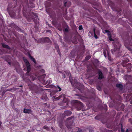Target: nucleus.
<instances>
[{
  "instance_id": "obj_1",
  "label": "nucleus",
  "mask_w": 132,
  "mask_h": 132,
  "mask_svg": "<svg viewBox=\"0 0 132 132\" xmlns=\"http://www.w3.org/2000/svg\"><path fill=\"white\" fill-rule=\"evenodd\" d=\"M75 118L74 116H71L68 118L66 120V126L67 128L69 129H71L72 126H74V121Z\"/></svg>"
},
{
  "instance_id": "obj_2",
  "label": "nucleus",
  "mask_w": 132,
  "mask_h": 132,
  "mask_svg": "<svg viewBox=\"0 0 132 132\" xmlns=\"http://www.w3.org/2000/svg\"><path fill=\"white\" fill-rule=\"evenodd\" d=\"M73 106L76 108L77 110H81L84 106L82 103L77 100H73L71 102Z\"/></svg>"
},
{
  "instance_id": "obj_3",
  "label": "nucleus",
  "mask_w": 132,
  "mask_h": 132,
  "mask_svg": "<svg viewBox=\"0 0 132 132\" xmlns=\"http://www.w3.org/2000/svg\"><path fill=\"white\" fill-rule=\"evenodd\" d=\"M121 45L119 42L117 41L114 44V48L111 50L113 54H117L119 51Z\"/></svg>"
},
{
  "instance_id": "obj_4",
  "label": "nucleus",
  "mask_w": 132,
  "mask_h": 132,
  "mask_svg": "<svg viewBox=\"0 0 132 132\" xmlns=\"http://www.w3.org/2000/svg\"><path fill=\"white\" fill-rule=\"evenodd\" d=\"M24 61L25 62L27 69V71L26 73V74L28 75H29V72L31 71L30 65L27 59H24Z\"/></svg>"
},
{
  "instance_id": "obj_5",
  "label": "nucleus",
  "mask_w": 132,
  "mask_h": 132,
  "mask_svg": "<svg viewBox=\"0 0 132 132\" xmlns=\"http://www.w3.org/2000/svg\"><path fill=\"white\" fill-rule=\"evenodd\" d=\"M128 56V55L123 56V59L122 60V62L121 64L122 65L123 67L125 66L127 64H126L129 61V59L127 57V56Z\"/></svg>"
},
{
  "instance_id": "obj_6",
  "label": "nucleus",
  "mask_w": 132,
  "mask_h": 132,
  "mask_svg": "<svg viewBox=\"0 0 132 132\" xmlns=\"http://www.w3.org/2000/svg\"><path fill=\"white\" fill-rule=\"evenodd\" d=\"M97 73L98 74V78L99 79L101 80L104 78L103 73L100 69H97Z\"/></svg>"
},
{
  "instance_id": "obj_7",
  "label": "nucleus",
  "mask_w": 132,
  "mask_h": 132,
  "mask_svg": "<svg viewBox=\"0 0 132 132\" xmlns=\"http://www.w3.org/2000/svg\"><path fill=\"white\" fill-rule=\"evenodd\" d=\"M10 26L12 27H14L18 31L22 32V30L17 26L14 23H11L10 24Z\"/></svg>"
},
{
  "instance_id": "obj_8",
  "label": "nucleus",
  "mask_w": 132,
  "mask_h": 132,
  "mask_svg": "<svg viewBox=\"0 0 132 132\" xmlns=\"http://www.w3.org/2000/svg\"><path fill=\"white\" fill-rule=\"evenodd\" d=\"M34 89L33 90L35 91V92L36 93H38L40 92V91L43 90H42V89L39 88L37 86H34Z\"/></svg>"
},
{
  "instance_id": "obj_9",
  "label": "nucleus",
  "mask_w": 132,
  "mask_h": 132,
  "mask_svg": "<svg viewBox=\"0 0 132 132\" xmlns=\"http://www.w3.org/2000/svg\"><path fill=\"white\" fill-rule=\"evenodd\" d=\"M103 51L104 55L105 57H106L108 55H109V52L108 48H104Z\"/></svg>"
},
{
  "instance_id": "obj_10",
  "label": "nucleus",
  "mask_w": 132,
  "mask_h": 132,
  "mask_svg": "<svg viewBox=\"0 0 132 132\" xmlns=\"http://www.w3.org/2000/svg\"><path fill=\"white\" fill-rule=\"evenodd\" d=\"M77 84L79 86V87L77 86V89L79 90L82 93V91L84 88L83 85H82V84H81L79 83H78Z\"/></svg>"
},
{
  "instance_id": "obj_11",
  "label": "nucleus",
  "mask_w": 132,
  "mask_h": 132,
  "mask_svg": "<svg viewBox=\"0 0 132 132\" xmlns=\"http://www.w3.org/2000/svg\"><path fill=\"white\" fill-rule=\"evenodd\" d=\"M64 4L65 7H69L71 5V3L69 1L65 0L64 1Z\"/></svg>"
},
{
  "instance_id": "obj_12",
  "label": "nucleus",
  "mask_w": 132,
  "mask_h": 132,
  "mask_svg": "<svg viewBox=\"0 0 132 132\" xmlns=\"http://www.w3.org/2000/svg\"><path fill=\"white\" fill-rule=\"evenodd\" d=\"M43 40H44V43L47 42L49 43H51V42L48 37H45V38H43Z\"/></svg>"
},
{
  "instance_id": "obj_13",
  "label": "nucleus",
  "mask_w": 132,
  "mask_h": 132,
  "mask_svg": "<svg viewBox=\"0 0 132 132\" xmlns=\"http://www.w3.org/2000/svg\"><path fill=\"white\" fill-rule=\"evenodd\" d=\"M71 112L69 110L65 111L64 112V114L66 116H70L71 114Z\"/></svg>"
},
{
  "instance_id": "obj_14",
  "label": "nucleus",
  "mask_w": 132,
  "mask_h": 132,
  "mask_svg": "<svg viewBox=\"0 0 132 132\" xmlns=\"http://www.w3.org/2000/svg\"><path fill=\"white\" fill-rule=\"evenodd\" d=\"M2 45L3 47L5 48L8 50H10L11 48L8 45L4 44V43H2Z\"/></svg>"
},
{
  "instance_id": "obj_15",
  "label": "nucleus",
  "mask_w": 132,
  "mask_h": 132,
  "mask_svg": "<svg viewBox=\"0 0 132 132\" xmlns=\"http://www.w3.org/2000/svg\"><path fill=\"white\" fill-rule=\"evenodd\" d=\"M32 15H34L35 16L34 17H32V18L33 19V20L34 22H35L37 20V19H38L37 16V15L36 14H35L33 12H32Z\"/></svg>"
},
{
  "instance_id": "obj_16",
  "label": "nucleus",
  "mask_w": 132,
  "mask_h": 132,
  "mask_svg": "<svg viewBox=\"0 0 132 132\" xmlns=\"http://www.w3.org/2000/svg\"><path fill=\"white\" fill-rule=\"evenodd\" d=\"M31 112L30 109H24L23 110V112L24 113H31Z\"/></svg>"
},
{
  "instance_id": "obj_17",
  "label": "nucleus",
  "mask_w": 132,
  "mask_h": 132,
  "mask_svg": "<svg viewBox=\"0 0 132 132\" xmlns=\"http://www.w3.org/2000/svg\"><path fill=\"white\" fill-rule=\"evenodd\" d=\"M132 65L130 63H128L126 65L125 67H126L127 68V69L128 70H130L131 68L132 67Z\"/></svg>"
},
{
  "instance_id": "obj_18",
  "label": "nucleus",
  "mask_w": 132,
  "mask_h": 132,
  "mask_svg": "<svg viewBox=\"0 0 132 132\" xmlns=\"http://www.w3.org/2000/svg\"><path fill=\"white\" fill-rule=\"evenodd\" d=\"M44 40L43 38L39 39L37 41V43H44Z\"/></svg>"
},
{
  "instance_id": "obj_19",
  "label": "nucleus",
  "mask_w": 132,
  "mask_h": 132,
  "mask_svg": "<svg viewBox=\"0 0 132 132\" xmlns=\"http://www.w3.org/2000/svg\"><path fill=\"white\" fill-rule=\"evenodd\" d=\"M116 87L119 88L120 90H122L123 88V86L121 84H117L116 85Z\"/></svg>"
},
{
  "instance_id": "obj_20",
  "label": "nucleus",
  "mask_w": 132,
  "mask_h": 132,
  "mask_svg": "<svg viewBox=\"0 0 132 132\" xmlns=\"http://www.w3.org/2000/svg\"><path fill=\"white\" fill-rule=\"evenodd\" d=\"M93 30L94 34V36L95 37V38L96 39H97L98 38V37L97 36V35H96V34L95 28H94L93 29Z\"/></svg>"
},
{
  "instance_id": "obj_21",
  "label": "nucleus",
  "mask_w": 132,
  "mask_h": 132,
  "mask_svg": "<svg viewBox=\"0 0 132 132\" xmlns=\"http://www.w3.org/2000/svg\"><path fill=\"white\" fill-rule=\"evenodd\" d=\"M10 16L13 18H14L15 16V14L14 12L12 13L11 12L9 13Z\"/></svg>"
},
{
  "instance_id": "obj_22",
  "label": "nucleus",
  "mask_w": 132,
  "mask_h": 132,
  "mask_svg": "<svg viewBox=\"0 0 132 132\" xmlns=\"http://www.w3.org/2000/svg\"><path fill=\"white\" fill-rule=\"evenodd\" d=\"M30 59L33 61L35 63H36V62L35 59L32 56H30Z\"/></svg>"
},
{
  "instance_id": "obj_23",
  "label": "nucleus",
  "mask_w": 132,
  "mask_h": 132,
  "mask_svg": "<svg viewBox=\"0 0 132 132\" xmlns=\"http://www.w3.org/2000/svg\"><path fill=\"white\" fill-rule=\"evenodd\" d=\"M122 53V52H119V51L116 54H114L116 55H117L118 56H121L122 54H121V53Z\"/></svg>"
},
{
  "instance_id": "obj_24",
  "label": "nucleus",
  "mask_w": 132,
  "mask_h": 132,
  "mask_svg": "<svg viewBox=\"0 0 132 132\" xmlns=\"http://www.w3.org/2000/svg\"><path fill=\"white\" fill-rule=\"evenodd\" d=\"M126 79L129 80H131L132 79V76H131L130 75H129L126 78Z\"/></svg>"
},
{
  "instance_id": "obj_25",
  "label": "nucleus",
  "mask_w": 132,
  "mask_h": 132,
  "mask_svg": "<svg viewBox=\"0 0 132 132\" xmlns=\"http://www.w3.org/2000/svg\"><path fill=\"white\" fill-rule=\"evenodd\" d=\"M59 127L62 128L63 127V122L62 121H61L59 122Z\"/></svg>"
},
{
  "instance_id": "obj_26",
  "label": "nucleus",
  "mask_w": 132,
  "mask_h": 132,
  "mask_svg": "<svg viewBox=\"0 0 132 132\" xmlns=\"http://www.w3.org/2000/svg\"><path fill=\"white\" fill-rule=\"evenodd\" d=\"M59 72L60 73H61L62 74V76L64 78H65V72L64 71V72H61L59 71Z\"/></svg>"
},
{
  "instance_id": "obj_27",
  "label": "nucleus",
  "mask_w": 132,
  "mask_h": 132,
  "mask_svg": "<svg viewBox=\"0 0 132 132\" xmlns=\"http://www.w3.org/2000/svg\"><path fill=\"white\" fill-rule=\"evenodd\" d=\"M108 59L110 61H111L112 60V59L111 58V57L110 56V55L107 56Z\"/></svg>"
},
{
  "instance_id": "obj_28",
  "label": "nucleus",
  "mask_w": 132,
  "mask_h": 132,
  "mask_svg": "<svg viewBox=\"0 0 132 132\" xmlns=\"http://www.w3.org/2000/svg\"><path fill=\"white\" fill-rule=\"evenodd\" d=\"M90 58V57L89 56H86L85 58V59L86 60H88Z\"/></svg>"
},
{
  "instance_id": "obj_29",
  "label": "nucleus",
  "mask_w": 132,
  "mask_h": 132,
  "mask_svg": "<svg viewBox=\"0 0 132 132\" xmlns=\"http://www.w3.org/2000/svg\"><path fill=\"white\" fill-rule=\"evenodd\" d=\"M121 131L122 132H125V131L123 129V127L122 125H121Z\"/></svg>"
},
{
  "instance_id": "obj_30",
  "label": "nucleus",
  "mask_w": 132,
  "mask_h": 132,
  "mask_svg": "<svg viewBox=\"0 0 132 132\" xmlns=\"http://www.w3.org/2000/svg\"><path fill=\"white\" fill-rule=\"evenodd\" d=\"M95 62L97 64H99V61L97 59H96L95 60Z\"/></svg>"
},
{
  "instance_id": "obj_31",
  "label": "nucleus",
  "mask_w": 132,
  "mask_h": 132,
  "mask_svg": "<svg viewBox=\"0 0 132 132\" xmlns=\"http://www.w3.org/2000/svg\"><path fill=\"white\" fill-rule=\"evenodd\" d=\"M43 128L45 129H46L47 130H48L49 128L47 126H44L43 127Z\"/></svg>"
},
{
  "instance_id": "obj_32",
  "label": "nucleus",
  "mask_w": 132,
  "mask_h": 132,
  "mask_svg": "<svg viewBox=\"0 0 132 132\" xmlns=\"http://www.w3.org/2000/svg\"><path fill=\"white\" fill-rule=\"evenodd\" d=\"M96 35H99L100 34V31L98 30H96Z\"/></svg>"
},
{
  "instance_id": "obj_33",
  "label": "nucleus",
  "mask_w": 132,
  "mask_h": 132,
  "mask_svg": "<svg viewBox=\"0 0 132 132\" xmlns=\"http://www.w3.org/2000/svg\"><path fill=\"white\" fill-rule=\"evenodd\" d=\"M97 88L98 90H101V88L100 86H97Z\"/></svg>"
},
{
  "instance_id": "obj_34",
  "label": "nucleus",
  "mask_w": 132,
  "mask_h": 132,
  "mask_svg": "<svg viewBox=\"0 0 132 132\" xmlns=\"http://www.w3.org/2000/svg\"><path fill=\"white\" fill-rule=\"evenodd\" d=\"M59 89V91H60L61 90V88L58 85H57L56 86Z\"/></svg>"
},
{
  "instance_id": "obj_35",
  "label": "nucleus",
  "mask_w": 132,
  "mask_h": 132,
  "mask_svg": "<svg viewBox=\"0 0 132 132\" xmlns=\"http://www.w3.org/2000/svg\"><path fill=\"white\" fill-rule=\"evenodd\" d=\"M83 29L82 26V25H80L79 27V29L80 30H81Z\"/></svg>"
},
{
  "instance_id": "obj_36",
  "label": "nucleus",
  "mask_w": 132,
  "mask_h": 132,
  "mask_svg": "<svg viewBox=\"0 0 132 132\" xmlns=\"http://www.w3.org/2000/svg\"><path fill=\"white\" fill-rule=\"evenodd\" d=\"M77 132H82V130L80 129H78V131Z\"/></svg>"
},
{
  "instance_id": "obj_37",
  "label": "nucleus",
  "mask_w": 132,
  "mask_h": 132,
  "mask_svg": "<svg viewBox=\"0 0 132 132\" xmlns=\"http://www.w3.org/2000/svg\"><path fill=\"white\" fill-rule=\"evenodd\" d=\"M27 20L29 22H30L31 21V19H30V18H27Z\"/></svg>"
},
{
  "instance_id": "obj_38",
  "label": "nucleus",
  "mask_w": 132,
  "mask_h": 132,
  "mask_svg": "<svg viewBox=\"0 0 132 132\" xmlns=\"http://www.w3.org/2000/svg\"><path fill=\"white\" fill-rule=\"evenodd\" d=\"M129 121L131 124H132V120L131 119H129Z\"/></svg>"
},
{
  "instance_id": "obj_39",
  "label": "nucleus",
  "mask_w": 132,
  "mask_h": 132,
  "mask_svg": "<svg viewBox=\"0 0 132 132\" xmlns=\"http://www.w3.org/2000/svg\"><path fill=\"white\" fill-rule=\"evenodd\" d=\"M105 31L106 32H107V33H108V34H109V33H110V31L108 30H105Z\"/></svg>"
},
{
  "instance_id": "obj_40",
  "label": "nucleus",
  "mask_w": 132,
  "mask_h": 132,
  "mask_svg": "<svg viewBox=\"0 0 132 132\" xmlns=\"http://www.w3.org/2000/svg\"><path fill=\"white\" fill-rule=\"evenodd\" d=\"M64 31L65 32H67L68 31V29L67 28H65V29Z\"/></svg>"
},
{
  "instance_id": "obj_41",
  "label": "nucleus",
  "mask_w": 132,
  "mask_h": 132,
  "mask_svg": "<svg viewBox=\"0 0 132 132\" xmlns=\"http://www.w3.org/2000/svg\"><path fill=\"white\" fill-rule=\"evenodd\" d=\"M109 39L110 40V41H114V40L112 39L111 38V37L110 38H109Z\"/></svg>"
},
{
  "instance_id": "obj_42",
  "label": "nucleus",
  "mask_w": 132,
  "mask_h": 132,
  "mask_svg": "<svg viewBox=\"0 0 132 132\" xmlns=\"http://www.w3.org/2000/svg\"><path fill=\"white\" fill-rule=\"evenodd\" d=\"M126 47L129 50H131V48L129 47Z\"/></svg>"
},
{
  "instance_id": "obj_43",
  "label": "nucleus",
  "mask_w": 132,
  "mask_h": 132,
  "mask_svg": "<svg viewBox=\"0 0 132 132\" xmlns=\"http://www.w3.org/2000/svg\"><path fill=\"white\" fill-rule=\"evenodd\" d=\"M130 131V130L128 129H126V131L125 132H128Z\"/></svg>"
},
{
  "instance_id": "obj_44",
  "label": "nucleus",
  "mask_w": 132,
  "mask_h": 132,
  "mask_svg": "<svg viewBox=\"0 0 132 132\" xmlns=\"http://www.w3.org/2000/svg\"><path fill=\"white\" fill-rule=\"evenodd\" d=\"M121 106L122 108L123 109L124 107V105H121Z\"/></svg>"
},
{
  "instance_id": "obj_45",
  "label": "nucleus",
  "mask_w": 132,
  "mask_h": 132,
  "mask_svg": "<svg viewBox=\"0 0 132 132\" xmlns=\"http://www.w3.org/2000/svg\"><path fill=\"white\" fill-rule=\"evenodd\" d=\"M41 72L44 73V70L43 69L42 70H41Z\"/></svg>"
},
{
  "instance_id": "obj_46",
  "label": "nucleus",
  "mask_w": 132,
  "mask_h": 132,
  "mask_svg": "<svg viewBox=\"0 0 132 132\" xmlns=\"http://www.w3.org/2000/svg\"><path fill=\"white\" fill-rule=\"evenodd\" d=\"M93 131V130H92V129H91V130H89V132H92V131Z\"/></svg>"
},
{
  "instance_id": "obj_47",
  "label": "nucleus",
  "mask_w": 132,
  "mask_h": 132,
  "mask_svg": "<svg viewBox=\"0 0 132 132\" xmlns=\"http://www.w3.org/2000/svg\"><path fill=\"white\" fill-rule=\"evenodd\" d=\"M8 64H9L10 65H11V62H8Z\"/></svg>"
},
{
  "instance_id": "obj_48",
  "label": "nucleus",
  "mask_w": 132,
  "mask_h": 132,
  "mask_svg": "<svg viewBox=\"0 0 132 132\" xmlns=\"http://www.w3.org/2000/svg\"><path fill=\"white\" fill-rule=\"evenodd\" d=\"M12 89H7L6 90V91H11V90H12Z\"/></svg>"
},
{
  "instance_id": "obj_49",
  "label": "nucleus",
  "mask_w": 132,
  "mask_h": 132,
  "mask_svg": "<svg viewBox=\"0 0 132 132\" xmlns=\"http://www.w3.org/2000/svg\"><path fill=\"white\" fill-rule=\"evenodd\" d=\"M61 42L63 44H64V42H62V40H61Z\"/></svg>"
},
{
  "instance_id": "obj_50",
  "label": "nucleus",
  "mask_w": 132,
  "mask_h": 132,
  "mask_svg": "<svg viewBox=\"0 0 132 132\" xmlns=\"http://www.w3.org/2000/svg\"><path fill=\"white\" fill-rule=\"evenodd\" d=\"M45 99L46 100H47V99H48V98H47V96H46L45 98Z\"/></svg>"
},
{
  "instance_id": "obj_51",
  "label": "nucleus",
  "mask_w": 132,
  "mask_h": 132,
  "mask_svg": "<svg viewBox=\"0 0 132 132\" xmlns=\"http://www.w3.org/2000/svg\"><path fill=\"white\" fill-rule=\"evenodd\" d=\"M75 95H76V96H79V95L78 94H75Z\"/></svg>"
},
{
  "instance_id": "obj_52",
  "label": "nucleus",
  "mask_w": 132,
  "mask_h": 132,
  "mask_svg": "<svg viewBox=\"0 0 132 132\" xmlns=\"http://www.w3.org/2000/svg\"><path fill=\"white\" fill-rule=\"evenodd\" d=\"M50 31V30H48L46 31V32H49V31Z\"/></svg>"
},
{
  "instance_id": "obj_53",
  "label": "nucleus",
  "mask_w": 132,
  "mask_h": 132,
  "mask_svg": "<svg viewBox=\"0 0 132 132\" xmlns=\"http://www.w3.org/2000/svg\"><path fill=\"white\" fill-rule=\"evenodd\" d=\"M45 74H44V75H42V76H43V77H45Z\"/></svg>"
},
{
  "instance_id": "obj_54",
  "label": "nucleus",
  "mask_w": 132,
  "mask_h": 132,
  "mask_svg": "<svg viewBox=\"0 0 132 132\" xmlns=\"http://www.w3.org/2000/svg\"><path fill=\"white\" fill-rule=\"evenodd\" d=\"M95 119H97V117H95Z\"/></svg>"
},
{
  "instance_id": "obj_55",
  "label": "nucleus",
  "mask_w": 132,
  "mask_h": 132,
  "mask_svg": "<svg viewBox=\"0 0 132 132\" xmlns=\"http://www.w3.org/2000/svg\"><path fill=\"white\" fill-rule=\"evenodd\" d=\"M131 44V46H132V42H131V43H130Z\"/></svg>"
},
{
  "instance_id": "obj_56",
  "label": "nucleus",
  "mask_w": 132,
  "mask_h": 132,
  "mask_svg": "<svg viewBox=\"0 0 132 132\" xmlns=\"http://www.w3.org/2000/svg\"><path fill=\"white\" fill-rule=\"evenodd\" d=\"M20 87H22V85H20Z\"/></svg>"
},
{
  "instance_id": "obj_57",
  "label": "nucleus",
  "mask_w": 132,
  "mask_h": 132,
  "mask_svg": "<svg viewBox=\"0 0 132 132\" xmlns=\"http://www.w3.org/2000/svg\"><path fill=\"white\" fill-rule=\"evenodd\" d=\"M57 48H59V47L58 46H57Z\"/></svg>"
},
{
  "instance_id": "obj_58",
  "label": "nucleus",
  "mask_w": 132,
  "mask_h": 132,
  "mask_svg": "<svg viewBox=\"0 0 132 132\" xmlns=\"http://www.w3.org/2000/svg\"><path fill=\"white\" fill-rule=\"evenodd\" d=\"M51 128L52 129H53V128L52 127H51Z\"/></svg>"
},
{
  "instance_id": "obj_59",
  "label": "nucleus",
  "mask_w": 132,
  "mask_h": 132,
  "mask_svg": "<svg viewBox=\"0 0 132 132\" xmlns=\"http://www.w3.org/2000/svg\"><path fill=\"white\" fill-rule=\"evenodd\" d=\"M43 99V98H42V99Z\"/></svg>"
},
{
  "instance_id": "obj_60",
  "label": "nucleus",
  "mask_w": 132,
  "mask_h": 132,
  "mask_svg": "<svg viewBox=\"0 0 132 132\" xmlns=\"http://www.w3.org/2000/svg\"><path fill=\"white\" fill-rule=\"evenodd\" d=\"M65 132H66V131H65Z\"/></svg>"
}]
</instances>
